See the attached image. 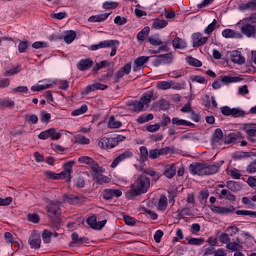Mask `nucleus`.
<instances>
[{
	"label": "nucleus",
	"instance_id": "31",
	"mask_svg": "<svg viewBox=\"0 0 256 256\" xmlns=\"http://www.w3.org/2000/svg\"><path fill=\"white\" fill-rule=\"evenodd\" d=\"M219 171V166L216 164L204 163V175H215Z\"/></svg>",
	"mask_w": 256,
	"mask_h": 256
},
{
	"label": "nucleus",
	"instance_id": "32",
	"mask_svg": "<svg viewBox=\"0 0 256 256\" xmlns=\"http://www.w3.org/2000/svg\"><path fill=\"white\" fill-rule=\"evenodd\" d=\"M64 199H66V201L68 203H71L72 205H77V203H83V197L73 194H64Z\"/></svg>",
	"mask_w": 256,
	"mask_h": 256
},
{
	"label": "nucleus",
	"instance_id": "2",
	"mask_svg": "<svg viewBox=\"0 0 256 256\" xmlns=\"http://www.w3.org/2000/svg\"><path fill=\"white\" fill-rule=\"evenodd\" d=\"M75 165V162H67L63 165L64 167V171L60 172V173H55L52 171H46L45 175L47 177V179H66V181H71V173H73V166Z\"/></svg>",
	"mask_w": 256,
	"mask_h": 256
},
{
	"label": "nucleus",
	"instance_id": "57",
	"mask_svg": "<svg viewBox=\"0 0 256 256\" xmlns=\"http://www.w3.org/2000/svg\"><path fill=\"white\" fill-rule=\"evenodd\" d=\"M25 120L28 123H32V125H37V123H39V117H37V115H35V114H31V115L26 114Z\"/></svg>",
	"mask_w": 256,
	"mask_h": 256
},
{
	"label": "nucleus",
	"instance_id": "1",
	"mask_svg": "<svg viewBox=\"0 0 256 256\" xmlns=\"http://www.w3.org/2000/svg\"><path fill=\"white\" fill-rule=\"evenodd\" d=\"M150 187L151 179H149V177L145 175H140L138 176L136 182L128 193H130L131 197H137L139 195L147 193Z\"/></svg>",
	"mask_w": 256,
	"mask_h": 256
},
{
	"label": "nucleus",
	"instance_id": "27",
	"mask_svg": "<svg viewBox=\"0 0 256 256\" xmlns=\"http://www.w3.org/2000/svg\"><path fill=\"white\" fill-rule=\"evenodd\" d=\"M225 143V135L223 134V130L221 128L215 129L213 136H212V142L213 143Z\"/></svg>",
	"mask_w": 256,
	"mask_h": 256
},
{
	"label": "nucleus",
	"instance_id": "17",
	"mask_svg": "<svg viewBox=\"0 0 256 256\" xmlns=\"http://www.w3.org/2000/svg\"><path fill=\"white\" fill-rule=\"evenodd\" d=\"M240 31L242 35H245V37H248V39H251V37H255L256 27L249 23H246L241 26Z\"/></svg>",
	"mask_w": 256,
	"mask_h": 256
},
{
	"label": "nucleus",
	"instance_id": "11",
	"mask_svg": "<svg viewBox=\"0 0 256 256\" xmlns=\"http://www.w3.org/2000/svg\"><path fill=\"white\" fill-rule=\"evenodd\" d=\"M131 73V63H126L122 68H120L114 75V83H119L125 75Z\"/></svg>",
	"mask_w": 256,
	"mask_h": 256
},
{
	"label": "nucleus",
	"instance_id": "15",
	"mask_svg": "<svg viewBox=\"0 0 256 256\" xmlns=\"http://www.w3.org/2000/svg\"><path fill=\"white\" fill-rule=\"evenodd\" d=\"M204 171H205V163L194 162L190 164V173H192V175L204 176L205 175Z\"/></svg>",
	"mask_w": 256,
	"mask_h": 256
},
{
	"label": "nucleus",
	"instance_id": "9",
	"mask_svg": "<svg viewBox=\"0 0 256 256\" xmlns=\"http://www.w3.org/2000/svg\"><path fill=\"white\" fill-rule=\"evenodd\" d=\"M192 47H194V49H197L199 47H201L202 45H205V43H207V41H209V37L207 36H203V34H201V32H196L194 34H192Z\"/></svg>",
	"mask_w": 256,
	"mask_h": 256
},
{
	"label": "nucleus",
	"instance_id": "36",
	"mask_svg": "<svg viewBox=\"0 0 256 256\" xmlns=\"http://www.w3.org/2000/svg\"><path fill=\"white\" fill-rule=\"evenodd\" d=\"M123 126V123L117 119L115 116H111L108 121V129H120Z\"/></svg>",
	"mask_w": 256,
	"mask_h": 256
},
{
	"label": "nucleus",
	"instance_id": "20",
	"mask_svg": "<svg viewBox=\"0 0 256 256\" xmlns=\"http://www.w3.org/2000/svg\"><path fill=\"white\" fill-rule=\"evenodd\" d=\"M244 131L247 134V139L249 141H251L252 143H255V139H253V137H256V125L255 124H245Z\"/></svg>",
	"mask_w": 256,
	"mask_h": 256
},
{
	"label": "nucleus",
	"instance_id": "46",
	"mask_svg": "<svg viewBox=\"0 0 256 256\" xmlns=\"http://www.w3.org/2000/svg\"><path fill=\"white\" fill-rule=\"evenodd\" d=\"M240 79L236 76H223L221 82L225 85H229V83H239Z\"/></svg>",
	"mask_w": 256,
	"mask_h": 256
},
{
	"label": "nucleus",
	"instance_id": "60",
	"mask_svg": "<svg viewBox=\"0 0 256 256\" xmlns=\"http://www.w3.org/2000/svg\"><path fill=\"white\" fill-rule=\"evenodd\" d=\"M51 237H53V233L49 230H44L42 233V239L44 243H51Z\"/></svg>",
	"mask_w": 256,
	"mask_h": 256
},
{
	"label": "nucleus",
	"instance_id": "56",
	"mask_svg": "<svg viewBox=\"0 0 256 256\" xmlns=\"http://www.w3.org/2000/svg\"><path fill=\"white\" fill-rule=\"evenodd\" d=\"M114 72L112 69H109L106 74H103L101 78H99V81L102 83H107L110 79H113Z\"/></svg>",
	"mask_w": 256,
	"mask_h": 256
},
{
	"label": "nucleus",
	"instance_id": "26",
	"mask_svg": "<svg viewBox=\"0 0 256 256\" xmlns=\"http://www.w3.org/2000/svg\"><path fill=\"white\" fill-rule=\"evenodd\" d=\"M226 187H227V189H229V191H232V193H237V192L241 191V189H243L241 182H237V181H233V180L227 181Z\"/></svg>",
	"mask_w": 256,
	"mask_h": 256
},
{
	"label": "nucleus",
	"instance_id": "50",
	"mask_svg": "<svg viewBox=\"0 0 256 256\" xmlns=\"http://www.w3.org/2000/svg\"><path fill=\"white\" fill-rule=\"evenodd\" d=\"M169 25V22H167V20H159V19H156L154 22H153V27L154 29H165V27Z\"/></svg>",
	"mask_w": 256,
	"mask_h": 256
},
{
	"label": "nucleus",
	"instance_id": "39",
	"mask_svg": "<svg viewBox=\"0 0 256 256\" xmlns=\"http://www.w3.org/2000/svg\"><path fill=\"white\" fill-rule=\"evenodd\" d=\"M89 111V107L86 104L81 105L80 108L72 111V117H79V115H85V113Z\"/></svg>",
	"mask_w": 256,
	"mask_h": 256
},
{
	"label": "nucleus",
	"instance_id": "43",
	"mask_svg": "<svg viewBox=\"0 0 256 256\" xmlns=\"http://www.w3.org/2000/svg\"><path fill=\"white\" fill-rule=\"evenodd\" d=\"M75 143H77L78 145H89V143H91V140L83 136V134H78L75 137Z\"/></svg>",
	"mask_w": 256,
	"mask_h": 256
},
{
	"label": "nucleus",
	"instance_id": "12",
	"mask_svg": "<svg viewBox=\"0 0 256 256\" xmlns=\"http://www.w3.org/2000/svg\"><path fill=\"white\" fill-rule=\"evenodd\" d=\"M150 57L149 56H139L134 60V65H133V71L134 73H137L139 71H143L145 69V64L147 61H149Z\"/></svg>",
	"mask_w": 256,
	"mask_h": 256
},
{
	"label": "nucleus",
	"instance_id": "47",
	"mask_svg": "<svg viewBox=\"0 0 256 256\" xmlns=\"http://www.w3.org/2000/svg\"><path fill=\"white\" fill-rule=\"evenodd\" d=\"M142 213L143 215H147V217H150L152 221H157V219L159 218V215H157L155 211L149 210L147 208H142Z\"/></svg>",
	"mask_w": 256,
	"mask_h": 256
},
{
	"label": "nucleus",
	"instance_id": "52",
	"mask_svg": "<svg viewBox=\"0 0 256 256\" xmlns=\"http://www.w3.org/2000/svg\"><path fill=\"white\" fill-rule=\"evenodd\" d=\"M40 121L41 123H50L51 121V113H48L47 111L45 110H42L40 112Z\"/></svg>",
	"mask_w": 256,
	"mask_h": 256
},
{
	"label": "nucleus",
	"instance_id": "16",
	"mask_svg": "<svg viewBox=\"0 0 256 256\" xmlns=\"http://www.w3.org/2000/svg\"><path fill=\"white\" fill-rule=\"evenodd\" d=\"M28 243L31 249H41V234L37 232L32 233Z\"/></svg>",
	"mask_w": 256,
	"mask_h": 256
},
{
	"label": "nucleus",
	"instance_id": "18",
	"mask_svg": "<svg viewBox=\"0 0 256 256\" xmlns=\"http://www.w3.org/2000/svg\"><path fill=\"white\" fill-rule=\"evenodd\" d=\"M243 136H241V132H233L225 135L224 137V145H231V143H239Z\"/></svg>",
	"mask_w": 256,
	"mask_h": 256
},
{
	"label": "nucleus",
	"instance_id": "30",
	"mask_svg": "<svg viewBox=\"0 0 256 256\" xmlns=\"http://www.w3.org/2000/svg\"><path fill=\"white\" fill-rule=\"evenodd\" d=\"M172 125H177L178 127H195V124H193V122L179 119V117L172 118Z\"/></svg>",
	"mask_w": 256,
	"mask_h": 256
},
{
	"label": "nucleus",
	"instance_id": "55",
	"mask_svg": "<svg viewBox=\"0 0 256 256\" xmlns=\"http://www.w3.org/2000/svg\"><path fill=\"white\" fill-rule=\"evenodd\" d=\"M27 49H29V41H27V40L20 41L18 44V52L26 53Z\"/></svg>",
	"mask_w": 256,
	"mask_h": 256
},
{
	"label": "nucleus",
	"instance_id": "54",
	"mask_svg": "<svg viewBox=\"0 0 256 256\" xmlns=\"http://www.w3.org/2000/svg\"><path fill=\"white\" fill-rule=\"evenodd\" d=\"M215 27H217V20L214 19L212 23H210L205 29L204 33L205 35H211L215 31Z\"/></svg>",
	"mask_w": 256,
	"mask_h": 256
},
{
	"label": "nucleus",
	"instance_id": "21",
	"mask_svg": "<svg viewBox=\"0 0 256 256\" xmlns=\"http://www.w3.org/2000/svg\"><path fill=\"white\" fill-rule=\"evenodd\" d=\"M93 67V61L91 58L80 59L77 63L78 71H89Z\"/></svg>",
	"mask_w": 256,
	"mask_h": 256
},
{
	"label": "nucleus",
	"instance_id": "63",
	"mask_svg": "<svg viewBox=\"0 0 256 256\" xmlns=\"http://www.w3.org/2000/svg\"><path fill=\"white\" fill-rule=\"evenodd\" d=\"M127 21H128L127 18L121 17V16H116L114 18L115 25H119V26L127 25Z\"/></svg>",
	"mask_w": 256,
	"mask_h": 256
},
{
	"label": "nucleus",
	"instance_id": "64",
	"mask_svg": "<svg viewBox=\"0 0 256 256\" xmlns=\"http://www.w3.org/2000/svg\"><path fill=\"white\" fill-rule=\"evenodd\" d=\"M12 93H29V88L27 86H18L12 89Z\"/></svg>",
	"mask_w": 256,
	"mask_h": 256
},
{
	"label": "nucleus",
	"instance_id": "45",
	"mask_svg": "<svg viewBox=\"0 0 256 256\" xmlns=\"http://www.w3.org/2000/svg\"><path fill=\"white\" fill-rule=\"evenodd\" d=\"M131 157H133V152L126 150L123 153H121L120 155H118L114 161H125L127 159H131Z\"/></svg>",
	"mask_w": 256,
	"mask_h": 256
},
{
	"label": "nucleus",
	"instance_id": "40",
	"mask_svg": "<svg viewBox=\"0 0 256 256\" xmlns=\"http://www.w3.org/2000/svg\"><path fill=\"white\" fill-rule=\"evenodd\" d=\"M77 37V32L75 30H70L68 31L65 36H64V41L67 43V45H71V42L76 39Z\"/></svg>",
	"mask_w": 256,
	"mask_h": 256
},
{
	"label": "nucleus",
	"instance_id": "7",
	"mask_svg": "<svg viewBox=\"0 0 256 256\" xmlns=\"http://www.w3.org/2000/svg\"><path fill=\"white\" fill-rule=\"evenodd\" d=\"M49 137L51 138V141H59V139H61V133L57 132L55 128H50L42 131L38 135V139H41L42 141L49 139Z\"/></svg>",
	"mask_w": 256,
	"mask_h": 256
},
{
	"label": "nucleus",
	"instance_id": "37",
	"mask_svg": "<svg viewBox=\"0 0 256 256\" xmlns=\"http://www.w3.org/2000/svg\"><path fill=\"white\" fill-rule=\"evenodd\" d=\"M153 119H155L153 114H141L136 121L139 125H143V123H149V121H153Z\"/></svg>",
	"mask_w": 256,
	"mask_h": 256
},
{
	"label": "nucleus",
	"instance_id": "29",
	"mask_svg": "<svg viewBox=\"0 0 256 256\" xmlns=\"http://www.w3.org/2000/svg\"><path fill=\"white\" fill-rule=\"evenodd\" d=\"M177 174V168L175 164H171L166 166L163 175L166 176L167 179H173Z\"/></svg>",
	"mask_w": 256,
	"mask_h": 256
},
{
	"label": "nucleus",
	"instance_id": "58",
	"mask_svg": "<svg viewBox=\"0 0 256 256\" xmlns=\"http://www.w3.org/2000/svg\"><path fill=\"white\" fill-rule=\"evenodd\" d=\"M33 49H47L49 43L45 41H36L32 44Z\"/></svg>",
	"mask_w": 256,
	"mask_h": 256
},
{
	"label": "nucleus",
	"instance_id": "59",
	"mask_svg": "<svg viewBox=\"0 0 256 256\" xmlns=\"http://www.w3.org/2000/svg\"><path fill=\"white\" fill-rule=\"evenodd\" d=\"M117 7H119V4L113 1H105L102 5L103 9H117Z\"/></svg>",
	"mask_w": 256,
	"mask_h": 256
},
{
	"label": "nucleus",
	"instance_id": "62",
	"mask_svg": "<svg viewBox=\"0 0 256 256\" xmlns=\"http://www.w3.org/2000/svg\"><path fill=\"white\" fill-rule=\"evenodd\" d=\"M158 124H160V127H167V125L171 124V117L167 116V114H163L162 119Z\"/></svg>",
	"mask_w": 256,
	"mask_h": 256
},
{
	"label": "nucleus",
	"instance_id": "13",
	"mask_svg": "<svg viewBox=\"0 0 256 256\" xmlns=\"http://www.w3.org/2000/svg\"><path fill=\"white\" fill-rule=\"evenodd\" d=\"M210 209L212 213H216L218 215H229V213H235V207L231 205L225 207L212 206Z\"/></svg>",
	"mask_w": 256,
	"mask_h": 256
},
{
	"label": "nucleus",
	"instance_id": "61",
	"mask_svg": "<svg viewBox=\"0 0 256 256\" xmlns=\"http://www.w3.org/2000/svg\"><path fill=\"white\" fill-rule=\"evenodd\" d=\"M135 168L137 169V171H141L142 173H145V174H147L146 171H149V168L145 167V162L144 161H138L135 164Z\"/></svg>",
	"mask_w": 256,
	"mask_h": 256
},
{
	"label": "nucleus",
	"instance_id": "42",
	"mask_svg": "<svg viewBox=\"0 0 256 256\" xmlns=\"http://www.w3.org/2000/svg\"><path fill=\"white\" fill-rule=\"evenodd\" d=\"M220 199H226L227 201H235V195L231 194V192L227 189L221 190Z\"/></svg>",
	"mask_w": 256,
	"mask_h": 256
},
{
	"label": "nucleus",
	"instance_id": "10",
	"mask_svg": "<svg viewBox=\"0 0 256 256\" xmlns=\"http://www.w3.org/2000/svg\"><path fill=\"white\" fill-rule=\"evenodd\" d=\"M98 145L102 149H114V147H117V140H115V137H102Z\"/></svg>",
	"mask_w": 256,
	"mask_h": 256
},
{
	"label": "nucleus",
	"instance_id": "33",
	"mask_svg": "<svg viewBox=\"0 0 256 256\" xmlns=\"http://www.w3.org/2000/svg\"><path fill=\"white\" fill-rule=\"evenodd\" d=\"M160 157H169L171 155H175V147L166 146L164 148L158 149Z\"/></svg>",
	"mask_w": 256,
	"mask_h": 256
},
{
	"label": "nucleus",
	"instance_id": "22",
	"mask_svg": "<svg viewBox=\"0 0 256 256\" xmlns=\"http://www.w3.org/2000/svg\"><path fill=\"white\" fill-rule=\"evenodd\" d=\"M255 152H244V151H236L231 154L232 159L235 161L242 159H249L250 157H255Z\"/></svg>",
	"mask_w": 256,
	"mask_h": 256
},
{
	"label": "nucleus",
	"instance_id": "8",
	"mask_svg": "<svg viewBox=\"0 0 256 256\" xmlns=\"http://www.w3.org/2000/svg\"><path fill=\"white\" fill-rule=\"evenodd\" d=\"M60 205H61V202L48 203V205L46 207V211H47L48 217H50V219H53V217H56V219H59V217H61Z\"/></svg>",
	"mask_w": 256,
	"mask_h": 256
},
{
	"label": "nucleus",
	"instance_id": "34",
	"mask_svg": "<svg viewBox=\"0 0 256 256\" xmlns=\"http://www.w3.org/2000/svg\"><path fill=\"white\" fill-rule=\"evenodd\" d=\"M15 101L5 98L0 100V109H14Z\"/></svg>",
	"mask_w": 256,
	"mask_h": 256
},
{
	"label": "nucleus",
	"instance_id": "25",
	"mask_svg": "<svg viewBox=\"0 0 256 256\" xmlns=\"http://www.w3.org/2000/svg\"><path fill=\"white\" fill-rule=\"evenodd\" d=\"M109 15L111 13H104V14H98V15H93L88 18L89 23H103L109 19Z\"/></svg>",
	"mask_w": 256,
	"mask_h": 256
},
{
	"label": "nucleus",
	"instance_id": "35",
	"mask_svg": "<svg viewBox=\"0 0 256 256\" xmlns=\"http://www.w3.org/2000/svg\"><path fill=\"white\" fill-rule=\"evenodd\" d=\"M173 53L160 54V61L162 65H171L173 63Z\"/></svg>",
	"mask_w": 256,
	"mask_h": 256
},
{
	"label": "nucleus",
	"instance_id": "44",
	"mask_svg": "<svg viewBox=\"0 0 256 256\" xmlns=\"http://www.w3.org/2000/svg\"><path fill=\"white\" fill-rule=\"evenodd\" d=\"M148 41H149L150 45H154L155 47H157L159 45H163V41L159 37V34H154L153 36H150L148 38Z\"/></svg>",
	"mask_w": 256,
	"mask_h": 256
},
{
	"label": "nucleus",
	"instance_id": "4",
	"mask_svg": "<svg viewBox=\"0 0 256 256\" xmlns=\"http://www.w3.org/2000/svg\"><path fill=\"white\" fill-rule=\"evenodd\" d=\"M121 42L119 40H104L98 44H93L90 46L91 51H98V49H111L110 57H115L117 55V50L119 49Z\"/></svg>",
	"mask_w": 256,
	"mask_h": 256
},
{
	"label": "nucleus",
	"instance_id": "38",
	"mask_svg": "<svg viewBox=\"0 0 256 256\" xmlns=\"http://www.w3.org/2000/svg\"><path fill=\"white\" fill-rule=\"evenodd\" d=\"M186 61L188 65H191L192 67H203V62L193 56H187Z\"/></svg>",
	"mask_w": 256,
	"mask_h": 256
},
{
	"label": "nucleus",
	"instance_id": "28",
	"mask_svg": "<svg viewBox=\"0 0 256 256\" xmlns=\"http://www.w3.org/2000/svg\"><path fill=\"white\" fill-rule=\"evenodd\" d=\"M172 46L174 47V49H180V50H184L187 49V42L181 38H179L178 36H176L173 40H172Z\"/></svg>",
	"mask_w": 256,
	"mask_h": 256
},
{
	"label": "nucleus",
	"instance_id": "14",
	"mask_svg": "<svg viewBox=\"0 0 256 256\" xmlns=\"http://www.w3.org/2000/svg\"><path fill=\"white\" fill-rule=\"evenodd\" d=\"M106 89H109L107 84L96 82L94 84L88 85L84 90V94L89 95V93H93V91H105Z\"/></svg>",
	"mask_w": 256,
	"mask_h": 256
},
{
	"label": "nucleus",
	"instance_id": "24",
	"mask_svg": "<svg viewBox=\"0 0 256 256\" xmlns=\"http://www.w3.org/2000/svg\"><path fill=\"white\" fill-rule=\"evenodd\" d=\"M39 83H43V84H35L31 87V91H44V89H51V87L53 86V84L51 83V80H42L39 81Z\"/></svg>",
	"mask_w": 256,
	"mask_h": 256
},
{
	"label": "nucleus",
	"instance_id": "5",
	"mask_svg": "<svg viewBox=\"0 0 256 256\" xmlns=\"http://www.w3.org/2000/svg\"><path fill=\"white\" fill-rule=\"evenodd\" d=\"M87 165L92 169L94 173V179L99 185H103V183L109 182V177L103 175L105 173V169H103L97 162L95 161H88L86 162Z\"/></svg>",
	"mask_w": 256,
	"mask_h": 256
},
{
	"label": "nucleus",
	"instance_id": "3",
	"mask_svg": "<svg viewBox=\"0 0 256 256\" xmlns=\"http://www.w3.org/2000/svg\"><path fill=\"white\" fill-rule=\"evenodd\" d=\"M151 101H155V94L153 90H148L143 93L139 101L134 103V111L141 113V111H147Z\"/></svg>",
	"mask_w": 256,
	"mask_h": 256
},
{
	"label": "nucleus",
	"instance_id": "51",
	"mask_svg": "<svg viewBox=\"0 0 256 256\" xmlns=\"http://www.w3.org/2000/svg\"><path fill=\"white\" fill-rule=\"evenodd\" d=\"M172 82L167 81H159L157 82V89H160V91H167V89H171Z\"/></svg>",
	"mask_w": 256,
	"mask_h": 256
},
{
	"label": "nucleus",
	"instance_id": "53",
	"mask_svg": "<svg viewBox=\"0 0 256 256\" xmlns=\"http://www.w3.org/2000/svg\"><path fill=\"white\" fill-rule=\"evenodd\" d=\"M226 249H228L229 251H241V249H243V246H241L239 243L237 242H230L229 244L226 245Z\"/></svg>",
	"mask_w": 256,
	"mask_h": 256
},
{
	"label": "nucleus",
	"instance_id": "6",
	"mask_svg": "<svg viewBox=\"0 0 256 256\" xmlns=\"http://www.w3.org/2000/svg\"><path fill=\"white\" fill-rule=\"evenodd\" d=\"M220 111L222 113V115H224L225 117H245V115H247V113L239 108H231L229 106H222L220 108Z\"/></svg>",
	"mask_w": 256,
	"mask_h": 256
},
{
	"label": "nucleus",
	"instance_id": "23",
	"mask_svg": "<svg viewBox=\"0 0 256 256\" xmlns=\"http://www.w3.org/2000/svg\"><path fill=\"white\" fill-rule=\"evenodd\" d=\"M230 59L232 63H236L237 65H244L245 58L243 57V54H241V51L234 50L230 54Z\"/></svg>",
	"mask_w": 256,
	"mask_h": 256
},
{
	"label": "nucleus",
	"instance_id": "49",
	"mask_svg": "<svg viewBox=\"0 0 256 256\" xmlns=\"http://www.w3.org/2000/svg\"><path fill=\"white\" fill-rule=\"evenodd\" d=\"M167 196H161L158 201V211H165L167 209Z\"/></svg>",
	"mask_w": 256,
	"mask_h": 256
},
{
	"label": "nucleus",
	"instance_id": "19",
	"mask_svg": "<svg viewBox=\"0 0 256 256\" xmlns=\"http://www.w3.org/2000/svg\"><path fill=\"white\" fill-rule=\"evenodd\" d=\"M224 39H243V34L233 29L226 28L222 31Z\"/></svg>",
	"mask_w": 256,
	"mask_h": 256
},
{
	"label": "nucleus",
	"instance_id": "48",
	"mask_svg": "<svg viewBox=\"0 0 256 256\" xmlns=\"http://www.w3.org/2000/svg\"><path fill=\"white\" fill-rule=\"evenodd\" d=\"M227 174L232 177V179H241V173L236 168H227Z\"/></svg>",
	"mask_w": 256,
	"mask_h": 256
},
{
	"label": "nucleus",
	"instance_id": "41",
	"mask_svg": "<svg viewBox=\"0 0 256 256\" xmlns=\"http://www.w3.org/2000/svg\"><path fill=\"white\" fill-rule=\"evenodd\" d=\"M18 73H21V64L6 70L4 75L5 77H13V75H18Z\"/></svg>",
	"mask_w": 256,
	"mask_h": 256
}]
</instances>
